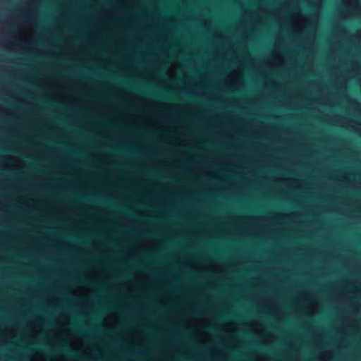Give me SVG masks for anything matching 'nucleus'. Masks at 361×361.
I'll use <instances>...</instances> for the list:
<instances>
[{
  "instance_id": "obj_1",
  "label": "nucleus",
  "mask_w": 361,
  "mask_h": 361,
  "mask_svg": "<svg viewBox=\"0 0 361 361\" xmlns=\"http://www.w3.org/2000/svg\"><path fill=\"white\" fill-rule=\"evenodd\" d=\"M94 0H92V74L94 71V53L93 49L94 47V12H93V4ZM93 77L92 76V114L99 113L95 109L94 104V81ZM112 113H126L125 111H113Z\"/></svg>"
},
{
  "instance_id": "obj_2",
  "label": "nucleus",
  "mask_w": 361,
  "mask_h": 361,
  "mask_svg": "<svg viewBox=\"0 0 361 361\" xmlns=\"http://www.w3.org/2000/svg\"><path fill=\"white\" fill-rule=\"evenodd\" d=\"M103 94L109 100H115L120 96L118 88L109 82H105L103 87Z\"/></svg>"
},
{
  "instance_id": "obj_3",
  "label": "nucleus",
  "mask_w": 361,
  "mask_h": 361,
  "mask_svg": "<svg viewBox=\"0 0 361 361\" xmlns=\"http://www.w3.org/2000/svg\"><path fill=\"white\" fill-rule=\"evenodd\" d=\"M57 87L58 89L56 90H45L46 95L50 97L63 98L66 96L67 92L70 89L69 86L62 84L59 85Z\"/></svg>"
},
{
  "instance_id": "obj_4",
  "label": "nucleus",
  "mask_w": 361,
  "mask_h": 361,
  "mask_svg": "<svg viewBox=\"0 0 361 361\" xmlns=\"http://www.w3.org/2000/svg\"><path fill=\"white\" fill-rule=\"evenodd\" d=\"M245 87V82L242 80H231L227 82L226 90L229 92H240Z\"/></svg>"
},
{
  "instance_id": "obj_5",
  "label": "nucleus",
  "mask_w": 361,
  "mask_h": 361,
  "mask_svg": "<svg viewBox=\"0 0 361 361\" xmlns=\"http://www.w3.org/2000/svg\"><path fill=\"white\" fill-rule=\"evenodd\" d=\"M264 89L271 95H279L284 92L283 87L277 82L272 81L270 84H266Z\"/></svg>"
},
{
  "instance_id": "obj_6",
  "label": "nucleus",
  "mask_w": 361,
  "mask_h": 361,
  "mask_svg": "<svg viewBox=\"0 0 361 361\" xmlns=\"http://www.w3.org/2000/svg\"><path fill=\"white\" fill-rule=\"evenodd\" d=\"M181 90L190 95H204L205 91L197 85L191 87H183Z\"/></svg>"
},
{
  "instance_id": "obj_7",
  "label": "nucleus",
  "mask_w": 361,
  "mask_h": 361,
  "mask_svg": "<svg viewBox=\"0 0 361 361\" xmlns=\"http://www.w3.org/2000/svg\"><path fill=\"white\" fill-rule=\"evenodd\" d=\"M106 137L108 140V142H106V146L111 147L116 144V137L111 130H109L106 133Z\"/></svg>"
},
{
  "instance_id": "obj_8",
  "label": "nucleus",
  "mask_w": 361,
  "mask_h": 361,
  "mask_svg": "<svg viewBox=\"0 0 361 361\" xmlns=\"http://www.w3.org/2000/svg\"><path fill=\"white\" fill-rule=\"evenodd\" d=\"M4 94L6 95H13L16 94L17 89H10L8 87H4L2 90Z\"/></svg>"
},
{
  "instance_id": "obj_9",
  "label": "nucleus",
  "mask_w": 361,
  "mask_h": 361,
  "mask_svg": "<svg viewBox=\"0 0 361 361\" xmlns=\"http://www.w3.org/2000/svg\"><path fill=\"white\" fill-rule=\"evenodd\" d=\"M311 85L314 87V88L317 91H318V92L322 91V87L321 86V84L318 81H316V80L312 81Z\"/></svg>"
},
{
  "instance_id": "obj_10",
  "label": "nucleus",
  "mask_w": 361,
  "mask_h": 361,
  "mask_svg": "<svg viewBox=\"0 0 361 361\" xmlns=\"http://www.w3.org/2000/svg\"><path fill=\"white\" fill-rule=\"evenodd\" d=\"M108 292L111 294H116L118 292V288L114 285H111L108 287Z\"/></svg>"
},
{
  "instance_id": "obj_11",
  "label": "nucleus",
  "mask_w": 361,
  "mask_h": 361,
  "mask_svg": "<svg viewBox=\"0 0 361 361\" xmlns=\"http://www.w3.org/2000/svg\"><path fill=\"white\" fill-rule=\"evenodd\" d=\"M314 40L313 39L312 41L309 39H303L302 42V45H310L311 47H314Z\"/></svg>"
},
{
  "instance_id": "obj_12",
  "label": "nucleus",
  "mask_w": 361,
  "mask_h": 361,
  "mask_svg": "<svg viewBox=\"0 0 361 361\" xmlns=\"http://www.w3.org/2000/svg\"><path fill=\"white\" fill-rule=\"evenodd\" d=\"M56 350L58 352L66 353L68 352V348L66 345H61V346Z\"/></svg>"
},
{
  "instance_id": "obj_13",
  "label": "nucleus",
  "mask_w": 361,
  "mask_h": 361,
  "mask_svg": "<svg viewBox=\"0 0 361 361\" xmlns=\"http://www.w3.org/2000/svg\"><path fill=\"white\" fill-rule=\"evenodd\" d=\"M323 0H312V3L316 5L319 8H320Z\"/></svg>"
},
{
  "instance_id": "obj_14",
  "label": "nucleus",
  "mask_w": 361,
  "mask_h": 361,
  "mask_svg": "<svg viewBox=\"0 0 361 361\" xmlns=\"http://www.w3.org/2000/svg\"><path fill=\"white\" fill-rule=\"evenodd\" d=\"M109 4L113 5L114 7L117 6L118 4V0H109Z\"/></svg>"
},
{
  "instance_id": "obj_15",
  "label": "nucleus",
  "mask_w": 361,
  "mask_h": 361,
  "mask_svg": "<svg viewBox=\"0 0 361 361\" xmlns=\"http://www.w3.org/2000/svg\"><path fill=\"white\" fill-rule=\"evenodd\" d=\"M106 195L109 197H111V198H114L116 197V194L114 193L113 192L111 191H108L106 192Z\"/></svg>"
},
{
  "instance_id": "obj_16",
  "label": "nucleus",
  "mask_w": 361,
  "mask_h": 361,
  "mask_svg": "<svg viewBox=\"0 0 361 361\" xmlns=\"http://www.w3.org/2000/svg\"><path fill=\"white\" fill-rule=\"evenodd\" d=\"M23 90L25 93H27V94H35V91L31 89H25Z\"/></svg>"
},
{
  "instance_id": "obj_17",
  "label": "nucleus",
  "mask_w": 361,
  "mask_h": 361,
  "mask_svg": "<svg viewBox=\"0 0 361 361\" xmlns=\"http://www.w3.org/2000/svg\"><path fill=\"white\" fill-rule=\"evenodd\" d=\"M341 89H343V90H346L347 88V85H346V82H343L341 84Z\"/></svg>"
},
{
  "instance_id": "obj_18",
  "label": "nucleus",
  "mask_w": 361,
  "mask_h": 361,
  "mask_svg": "<svg viewBox=\"0 0 361 361\" xmlns=\"http://www.w3.org/2000/svg\"><path fill=\"white\" fill-rule=\"evenodd\" d=\"M358 70L359 68L357 67H353L352 69H351V72L353 73H357L358 72Z\"/></svg>"
},
{
  "instance_id": "obj_19",
  "label": "nucleus",
  "mask_w": 361,
  "mask_h": 361,
  "mask_svg": "<svg viewBox=\"0 0 361 361\" xmlns=\"http://www.w3.org/2000/svg\"><path fill=\"white\" fill-rule=\"evenodd\" d=\"M319 16V10H318V11H317V13H316V20H315V24H317Z\"/></svg>"
},
{
  "instance_id": "obj_20",
  "label": "nucleus",
  "mask_w": 361,
  "mask_h": 361,
  "mask_svg": "<svg viewBox=\"0 0 361 361\" xmlns=\"http://www.w3.org/2000/svg\"><path fill=\"white\" fill-rule=\"evenodd\" d=\"M93 262L92 261V268H91V270H92V280L93 279ZM93 291V287L92 286V292Z\"/></svg>"
},
{
  "instance_id": "obj_21",
  "label": "nucleus",
  "mask_w": 361,
  "mask_h": 361,
  "mask_svg": "<svg viewBox=\"0 0 361 361\" xmlns=\"http://www.w3.org/2000/svg\"><path fill=\"white\" fill-rule=\"evenodd\" d=\"M106 250L107 252H112V251H113V249H112V247H110V246H107V247H106Z\"/></svg>"
},
{
  "instance_id": "obj_22",
  "label": "nucleus",
  "mask_w": 361,
  "mask_h": 361,
  "mask_svg": "<svg viewBox=\"0 0 361 361\" xmlns=\"http://www.w3.org/2000/svg\"><path fill=\"white\" fill-rule=\"evenodd\" d=\"M106 49L109 52H111V47L110 44H108Z\"/></svg>"
},
{
  "instance_id": "obj_23",
  "label": "nucleus",
  "mask_w": 361,
  "mask_h": 361,
  "mask_svg": "<svg viewBox=\"0 0 361 361\" xmlns=\"http://www.w3.org/2000/svg\"><path fill=\"white\" fill-rule=\"evenodd\" d=\"M93 114H91V116H93ZM93 128V116H92V129Z\"/></svg>"
},
{
  "instance_id": "obj_24",
  "label": "nucleus",
  "mask_w": 361,
  "mask_h": 361,
  "mask_svg": "<svg viewBox=\"0 0 361 361\" xmlns=\"http://www.w3.org/2000/svg\"><path fill=\"white\" fill-rule=\"evenodd\" d=\"M341 33L342 35H345V30H341Z\"/></svg>"
},
{
  "instance_id": "obj_25",
  "label": "nucleus",
  "mask_w": 361,
  "mask_h": 361,
  "mask_svg": "<svg viewBox=\"0 0 361 361\" xmlns=\"http://www.w3.org/2000/svg\"><path fill=\"white\" fill-rule=\"evenodd\" d=\"M107 30L109 32H111V27L110 26H107Z\"/></svg>"
},
{
  "instance_id": "obj_26",
  "label": "nucleus",
  "mask_w": 361,
  "mask_h": 361,
  "mask_svg": "<svg viewBox=\"0 0 361 361\" xmlns=\"http://www.w3.org/2000/svg\"><path fill=\"white\" fill-rule=\"evenodd\" d=\"M91 157H92V163L93 162V154H92L91 155ZM93 176V173L92 172V177Z\"/></svg>"
},
{
  "instance_id": "obj_27",
  "label": "nucleus",
  "mask_w": 361,
  "mask_h": 361,
  "mask_svg": "<svg viewBox=\"0 0 361 361\" xmlns=\"http://www.w3.org/2000/svg\"><path fill=\"white\" fill-rule=\"evenodd\" d=\"M284 4H285L286 6H288V4H289V2L286 1V2L284 3Z\"/></svg>"
},
{
  "instance_id": "obj_28",
  "label": "nucleus",
  "mask_w": 361,
  "mask_h": 361,
  "mask_svg": "<svg viewBox=\"0 0 361 361\" xmlns=\"http://www.w3.org/2000/svg\"><path fill=\"white\" fill-rule=\"evenodd\" d=\"M91 243H92V247H93V240H92L91 241Z\"/></svg>"
},
{
  "instance_id": "obj_29",
  "label": "nucleus",
  "mask_w": 361,
  "mask_h": 361,
  "mask_svg": "<svg viewBox=\"0 0 361 361\" xmlns=\"http://www.w3.org/2000/svg\"><path fill=\"white\" fill-rule=\"evenodd\" d=\"M91 302H92V307L93 306V300L92 299L91 300Z\"/></svg>"
},
{
  "instance_id": "obj_30",
  "label": "nucleus",
  "mask_w": 361,
  "mask_h": 361,
  "mask_svg": "<svg viewBox=\"0 0 361 361\" xmlns=\"http://www.w3.org/2000/svg\"><path fill=\"white\" fill-rule=\"evenodd\" d=\"M4 113H5V114H7L8 112H7V111H5Z\"/></svg>"
},
{
  "instance_id": "obj_31",
  "label": "nucleus",
  "mask_w": 361,
  "mask_h": 361,
  "mask_svg": "<svg viewBox=\"0 0 361 361\" xmlns=\"http://www.w3.org/2000/svg\"><path fill=\"white\" fill-rule=\"evenodd\" d=\"M79 113H80V114H82V111H80Z\"/></svg>"
},
{
  "instance_id": "obj_32",
  "label": "nucleus",
  "mask_w": 361,
  "mask_h": 361,
  "mask_svg": "<svg viewBox=\"0 0 361 361\" xmlns=\"http://www.w3.org/2000/svg\"><path fill=\"white\" fill-rule=\"evenodd\" d=\"M226 113H227V114H229L230 112H229V111H227Z\"/></svg>"
},
{
  "instance_id": "obj_33",
  "label": "nucleus",
  "mask_w": 361,
  "mask_h": 361,
  "mask_svg": "<svg viewBox=\"0 0 361 361\" xmlns=\"http://www.w3.org/2000/svg\"><path fill=\"white\" fill-rule=\"evenodd\" d=\"M91 191H92V192L93 191V189H92V188L91 189Z\"/></svg>"
},
{
  "instance_id": "obj_34",
  "label": "nucleus",
  "mask_w": 361,
  "mask_h": 361,
  "mask_svg": "<svg viewBox=\"0 0 361 361\" xmlns=\"http://www.w3.org/2000/svg\"><path fill=\"white\" fill-rule=\"evenodd\" d=\"M91 225H92V226L93 225V223H92V222L91 223Z\"/></svg>"
},
{
  "instance_id": "obj_35",
  "label": "nucleus",
  "mask_w": 361,
  "mask_h": 361,
  "mask_svg": "<svg viewBox=\"0 0 361 361\" xmlns=\"http://www.w3.org/2000/svg\"><path fill=\"white\" fill-rule=\"evenodd\" d=\"M91 257H92V258L93 257V255H91Z\"/></svg>"
},
{
  "instance_id": "obj_36",
  "label": "nucleus",
  "mask_w": 361,
  "mask_h": 361,
  "mask_svg": "<svg viewBox=\"0 0 361 361\" xmlns=\"http://www.w3.org/2000/svg\"><path fill=\"white\" fill-rule=\"evenodd\" d=\"M91 338H93V336H92V335L91 336Z\"/></svg>"
},
{
  "instance_id": "obj_37",
  "label": "nucleus",
  "mask_w": 361,
  "mask_h": 361,
  "mask_svg": "<svg viewBox=\"0 0 361 361\" xmlns=\"http://www.w3.org/2000/svg\"><path fill=\"white\" fill-rule=\"evenodd\" d=\"M91 359H92V360L93 359V357H92V356L91 357Z\"/></svg>"
}]
</instances>
